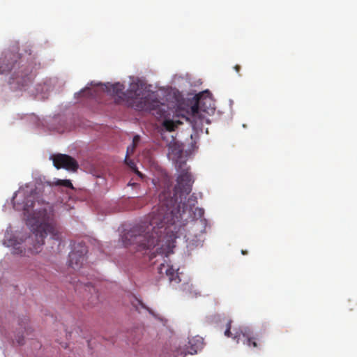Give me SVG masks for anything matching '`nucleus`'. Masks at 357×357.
I'll return each mask as SVG.
<instances>
[{
	"label": "nucleus",
	"instance_id": "9d476101",
	"mask_svg": "<svg viewBox=\"0 0 357 357\" xmlns=\"http://www.w3.org/2000/svg\"><path fill=\"white\" fill-rule=\"evenodd\" d=\"M158 272L160 274L165 273L166 275L170 282H175L176 283L181 282V279L178 275L177 271L175 270L172 266L161 264L158 268Z\"/></svg>",
	"mask_w": 357,
	"mask_h": 357
},
{
	"label": "nucleus",
	"instance_id": "1a4fd4ad",
	"mask_svg": "<svg viewBox=\"0 0 357 357\" xmlns=\"http://www.w3.org/2000/svg\"><path fill=\"white\" fill-rule=\"evenodd\" d=\"M86 250L81 248L80 250H73L69 254L68 264L73 269L79 268L85 261Z\"/></svg>",
	"mask_w": 357,
	"mask_h": 357
},
{
	"label": "nucleus",
	"instance_id": "f3484780",
	"mask_svg": "<svg viewBox=\"0 0 357 357\" xmlns=\"http://www.w3.org/2000/svg\"><path fill=\"white\" fill-rule=\"evenodd\" d=\"M234 70H236V72L237 73H238L240 72V70H241V66L239 65H236L234 66Z\"/></svg>",
	"mask_w": 357,
	"mask_h": 357
},
{
	"label": "nucleus",
	"instance_id": "ddd939ff",
	"mask_svg": "<svg viewBox=\"0 0 357 357\" xmlns=\"http://www.w3.org/2000/svg\"><path fill=\"white\" fill-rule=\"evenodd\" d=\"M125 162L127 163V165L135 171V172L140 177H142V174L139 172L137 168L135 162L132 160H128V154L126 156Z\"/></svg>",
	"mask_w": 357,
	"mask_h": 357
},
{
	"label": "nucleus",
	"instance_id": "7ed1b4c3",
	"mask_svg": "<svg viewBox=\"0 0 357 357\" xmlns=\"http://www.w3.org/2000/svg\"><path fill=\"white\" fill-rule=\"evenodd\" d=\"M34 224L31 230L35 237L36 244L33 245L35 252H38V248L42 246L47 235L51 238L60 242V234L56 229L54 222V212L51 206L47 204L43 208L33 213Z\"/></svg>",
	"mask_w": 357,
	"mask_h": 357
},
{
	"label": "nucleus",
	"instance_id": "2eb2a0df",
	"mask_svg": "<svg viewBox=\"0 0 357 357\" xmlns=\"http://www.w3.org/2000/svg\"><path fill=\"white\" fill-rule=\"evenodd\" d=\"M29 269L31 271H34L36 274L41 273V268L39 267L36 263L30 264Z\"/></svg>",
	"mask_w": 357,
	"mask_h": 357
},
{
	"label": "nucleus",
	"instance_id": "f8f14e48",
	"mask_svg": "<svg viewBox=\"0 0 357 357\" xmlns=\"http://www.w3.org/2000/svg\"><path fill=\"white\" fill-rule=\"evenodd\" d=\"M33 196L30 195L29 197L26 198V202H24L22 210L24 211V215L29 216L30 213L33 208L34 207V202L33 200Z\"/></svg>",
	"mask_w": 357,
	"mask_h": 357
},
{
	"label": "nucleus",
	"instance_id": "39448f33",
	"mask_svg": "<svg viewBox=\"0 0 357 357\" xmlns=\"http://www.w3.org/2000/svg\"><path fill=\"white\" fill-rule=\"evenodd\" d=\"M195 102L190 107V117L187 118L194 128L203 125L206 119V114L213 113L214 108L212 107V100L206 92H202L195 96Z\"/></svg>",
	"mask_w": 357,
	"mask_h": 357
},
{
	"label": "nucleus",
	"instance_id": "6e6552de",
	"mask_svg": "<svg viewBox=\"0 0 357 357\" xmlns=\"http://www.w3.org/2000/svg\"><path fill=\"white\" fill-rule=\"evenodd\" d=\"M52 159L56 169L63 168L68 171L76 172L79 167L76 160L66 154L58 153L54 155Z\"/></svg>",
	"mask_w": 357,
	"mask_h": 357
},
{
	"label": "nucleus",
	"instance_id": "aec40b11",
	"mask_svg": "<svg viewBox=\"0 0 357 357\" xmlns=\"http://www.w3.org/2000/svg\"><path fill=\"white\" fill-rule=\"evenodd\" d=\"M13 206L17 210H20V208L18 207V206L16 205L15 202L13 201Z\"/></svg>",
	"mask_w": 357,
	"mask_h": 357
},
{
	"label": "nucleus",
	"instance_id": "4468645a",
	"mask_svg": "<svg viewBox=\"0 0 357 357\" xmlns=\"http://www.w3.org/2000/svg\"><path fill=\"white\" fill-rule=\"evenodd\" d=\"M163 126L165 128V129L168 131H173L176 128L175 123L172 120H165L162 123Z\"/></svg>",
	"mask_w": 357,
	"mask_h": 357
},
{
	"label": "nucleus",
	"instance_id": "412c9836",
	"mask_svg": "<svg viewBox=\"0 0 357 357\" xmlns=\"http://www.w3.org/2000/svg\"><path fill=\"white\" fill-rule=\"evenodd\" d=\"M155 257V252H152V253L151 254L150 259H153V257Z\"/></svg>",
	"mask_w": 357,
	"mask_h": 357
},
{
	"label": "nucleus",
	"instance_id": "f03ea898",
	"mask_svg": "<svg viewBox=\"0 0 357 357\" xmlns=\"http://www.w3.org/2000/svg\"><path fill=\"white\" fill-rule=\"evenodd\" d=\"M125 87L117 82L111 86L109 91L115 96L117 104L126 103L128 106L139 111H153V114L158 115V118H166L167 111L166 106L153 98V93L141 96V91L137 84H131L127 92H124Z\"/></svg>",
	"mask_w": 357,
	"mask_h": 357
},
{
	"label": "nucleus",
	"instance_id": "6ab92c4d",
	"mask_svg": "<svg viewBox=\"0 0 357 357\" xmlns=\"http://www.w3.org/2000/svg\"><path fill=\"white\" fill-rule=\"evenodd\" d=\"M23 340H24L23 337H19V338L17 340V342H18V344H22L24 343V342H23Z\"/></svg>",
	"mask_w": 357,
	"mask_h": 357
},
{
	"label": "nucleus",
	"instance_id": "20e7f679",
	"mask_svg": "<svg viewBox=\"0 0 357 357\" xmlns=\"http://www.w3.org/2000/svg\"><path fill=\"white\" fill-rule=\"evenodd\" d=\"M20 56L16 54H8L0 59V73H12L9 84L13 89H21L33 79V67L31 64H21Z\"/></svg>",
	"mask_w": 357,
	"mask_h": 357
},
{
	"label": "nucleus",
	"instance_id": "4be33fe9",
	"mask_svg": "<svg viewBox=\"0 0 357 357\" xmlns=\"http://www.w3.org/2000/svg\"><path fill=\"white\" fill-rule=\"evenodd\" d=\"M28 321H29V319H28L27 318H26V317H25V318L24 319V321H23V323H24V324H26L28 322Z\"/></svg>",
	"mask_w": 357,
	"mask_h": 357
},
{
	"label": "nucleus",
	"instance_id": "dca6fc26",
	"mask_svg": "<svg viewBox=\"0 0 357 357\" xmlns=\"http://www.w3.org/2000/svg\"><path fill=\"white\" fill-rule=\"evenodd\" d=\"M139 137L138 135H136L134 137L133 140H132L133 146L131 149L132 151L135 149V144H136V143H137L139 142Z\"/></svg>",
	"mask_w": 357,
	"mask_h": 357
},
{
	"label": "nucleus",
	"instance_id": "f257e3e1",
	"mask_svg": "<svg viewBox=\"0 0 357 357\" xmlns=\"http://www.w3.org/2000/svg\"><path fill=\"white\" fill-rule=\"evenodd\" d=\"M182 154L181 150H176L174 153L175 166L179 172L176 185L172 191L171 178L165 176L162 179L158 206L123 235L124 246H133L137 251L144 253L160 245L157 252L169 251L175 247L176 239L180 237L185 225L186 219H183V215L187 211L190 213L192 206L197 203L193 195L185 202L192 191L194 180L186 162L181 160Z\"/></svg>",
	"mask_w": 357,
	"mask_h": 357
},
{
	"label": "nucleus",
	"instance_id": "a211bd4d",
	"mask_svg": "<svg viewBox=\"0 0 357 357\" xmlns=\"http://www.w3.org/2000/svg\"><path fill=\"white\" fill-rule=\"evenodd\" d=\"M138 303H139V305L142 306V307L144 308V309H146L147 310H149V312H151L149 310V309L148 307H146L144 303L141 301H138Z\"/></svg>",
	"mask_w": 357,
	"mask_h": 357
},
{
	"label": "nucleus",
	"instance_id": "5701e85b",
	"mask_svg": "<svg viewBox=\"0 0 357 357\" xmlns=\"http://www.w3.org/2000/svg\"><path fill=\"white\" fill-rule=\"evenodd\" d=\"M241 253H242L243 255H246V254L248 253V252H247L246 250H241Z\"/></svg>",
	"mask_w": 357,
	"mask_h": 357
},
{
	"label": "nucleus",
	"instance_id": "9b49d317",
	"mask_svg": "<svg viewBox=\"0 0 357 357\" xmlns=\"http://www.w3.org/2000/svg\"><path fill=\"white\" fill-rule=\"evenodd\" d=\"M52 185L64 186V187H66V188H69L70 189H73L74 188L71 181L70 180H68V179H64V180L56 179L53 183L47 182V186L48 188H51Z\"/></svg>",
	"mask_w": 357,
	"mask_h": 357
},
{
	"label": "nucleus",
	"instance_id": "423d86ee",
	"mask_svg": "<svg viewBox=\"0 0 357 357\" xmlns=\"http://www.w3.org/2000/svg\"><path fill=\"white\" fill-rule=\"evenodd\" d=\"M231 320H229L226 325L225 331V335L227 337H231L239 343L240 337H243V343L250 348L261 349V342L258 335L255 334L253 331L247 326H240L238 328H234L233 332L231 329Z\"/></svg>",
	"mask_w": 357,
	"mask_h": 357
},
{
	"label": "nucleus",
	"instance_id": "0eeeda50",
	"mask_svg": "<svg viewBox=\"0 0 357 357\" xmlns=\"http://www.w3.org/2000/svg\"><path fill=\"white\" fill-rule=\"evenodd\" d=\"M204 346V339L199 336L188 338V344L185 349L178 348L174 351H165L160 357H185L187 354H195L200 351Z\"/></svg>",
	"mask_w": 357,
	"mask_h": 357
}]
</instances>
